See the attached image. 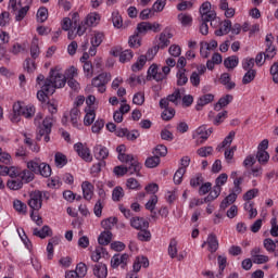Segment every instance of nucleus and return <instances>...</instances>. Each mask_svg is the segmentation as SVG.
<instances>
[{
	"mask_svg": "<svg viewBox=\"0 0 278 278\" xmlns=\"http://www.w3.org/2000/svg\"><path fill=\"white\" fill-rule=\"evenodd\" d=\"M34 114H36L35 105H23L21 102H15L13 104V115L11 121L12 123H18L21 116H24V118H33Z\"/></svg>",
	"mask_w": 278,
	"mask_h": 278,
	"instance_id": "f257e3e1",
	"label": "nucleus"
},
{
	"mask_svg": "<svg viewBox=\"0 0 278 278\" xmlns=\"http://www.w3.org/2000/svg\"><path fill=\"white\" fill-rule=\"evenodd\" d=\"M119 162H126V174L137 175L140 177V170L142 169V164L138 161V157L132 154H122L119 155Z\"/></svg>",
	"mask_w": 278,
	"mask_h": 278,
	"instance_id": "f03ea898",
	"label": "nucleus"
},
{
	"mask_svg": "<svg viewBox=\"0 0 278 278\" xmlns=\"http://www.w3.org/2000/svg\"><path fill=\"white\" fill-rule=\"evenodd\" d=\"M99 23H101V14H99L97 12L89 13L85 17V21H83L77 27L78 36H84V34H86V29H88V27H97V25H99Z\"/></svg>",
	"mask_w": 278,
	"mask_h": 278,
	"instance_id": "7ed1b4c3",
	"label": "nucleus"
},
{
	"mask_svg": "<svg viewBox=\"0 0 278 278\" xmlns=\"http://www.w3.org/2000/svg\"><path fill=\"white\" fill-rule=\"evenodd\" d=\"M110 81H112V74L103 72L92 78L91 86H93V88H98V92H100V94H103V92L108 90L106 86L108 84H110Z\"/></svg>",
	"mask_w": 278,
	"mask_h": 278,
	"instance_id": "20e7f679",
	"label": "nucleus"
},
{
	"mask_svg": "<svg viewBox=\"0 0 278 278\" xmlns=\"http://www.w3.org/2000/svg\"><path fill=\"white\" fill-rule=\"evenodd\" d=\"M52 127L53 118L46 117L42 121V124H40L38 127L37 140L40 141L43 138L45 142H49V140H51V137H49V135L51 134Z\"/></svg>",
	"mask_w": 278,
	"mask_h": 278,
	"instance_id": "39448f33",
	"label": "nucleus"
},
{
	"mask_svg": "<svg viewBox=\"0 0 278 278\" xmlns=\"http://www.w3.org/2000/svg\"><path fill=\"white\" fill-rule=\"evenodd\" d=\"M11 177V179L20 178L21 176V169L16 167H8L4 165H0V190H3L5 188V184H3V178L1 177Z\"/></svg>",
	"mask_w": 278,
	"mask_h": 278,
	"instance_id": "423d86ee",
	"label": "nucleus"
},
{
	"mask_svg": "<svg viewBox=\"0 0 278 278\" xmlns=\"http://www.w3.org/2000/svg\"><path fill=\"white\" fill-rule=\"evenodd\" d=\"M50 81L53 87V92H55V88H64L66 86V76L60 73L59 70L50 71Z\"/></svg>",
	"mask_w": 278,
	"mask_h": 278,
	"instance_id": "0eeeda50",
	"label": "nucleus"
},
{
	"mask_svg": "<svg viewBox=\"0 0 278 278\" xmlns=\"http://www.w3.org/2000/svg\"><path fill=\"white\" fill-rule=\"evenodd\" d=\"M74 151H76L77 155H79L84 162H92V152L88 146L77 142L74 144Z\"/></svg>",
	"mask_w": 278,
	"mask_h": 278,
	"instance_id": "6e6552de",
	"label": "nucleus"
},
{
	"mask_svg": "<svg viewBox=\"0 0 278 278\" xmlns=\"http://www.w3.org/2000/svg\"><path fill=\"white\" fill-rule=\"evenodd\" d=\"M28 205L30 210L39 212L42 208V191L35 190L30 193V199L28 200Z\"/></svg>",
	"mask_w": 278,
	"mask_h": 278,
	"instance_id": "1a4fd4ad",
	"label": "nucleus"
},
{
	"mask_svg": "<svg viewBox=\"0 0 278 278\" xmlns=\"http://www.w3.org/2000/svg\"><path fill=\"white\" fill-rule=\"evenodd\" d=\"M181 91L176 89L172 94L167 96V98H163L160 100V108H168L169 103H174V105H179L181 103Z\"/></svg>",
	"mask_w": 278,
	"mask_h": 278,
	"instance_id": "9d476101",
	"label": "nucleus"
},
{
	"mask_svg": "<svg viewBox=\"0 0 278 278\" xmlns=\"http://www.w3.org/2000/svg\"><path fill=\"white\" fill-rule=\"evenodd\" d=\"M210 136H212V128L207 129V126L205 125L198 127L192 134L193 140H199L200 138V144H203V142H205Z\"/></svg>",
	"mask_w": 278,
	"mask_h": 278,
	"instance_id": "9b49d317",
	"label": "nucleus"
},
{
	"mask_svg": "<svg viewBox=\"0 0 278 278\" xmlns=\"http://www.w3.org/2000/svg\"><path fill=\"white\" fill-rule=\"evenodd\" d=\"M128 262H129V254H127V253L115 254L111 258V266L113 268H118V266H121V268H127Z\"/></svg>",
	"mask_w": 278,
	"mask_h": 278,
	"instance_id": "f8f14e48",
	"label": "nucleus"
},
{
	"mask_svg": "<svg viewBox=\"0 0 278 278\" xmlns=\"http://www.w3.org/2000/svg\"><path fill=\"white\" fill-rule=\"evenodd\" d=\"M93 156L99 162H105L110 157V150L105 146L96 144L93 147Z\"/></svg>",
	"mask_w": 278,
	"mask_h": 278,
	"instance_id": "ddd939ff",
	"label": "nucleus"
},
{
	"mask_svg": "<svg viewBox=\"0 0 278 278\" xmlns=\"http://www.w3.org/2000/svg\"><path fill=\"white\" fill-rule=\"evenodd\" d=\"M130 227H132V229H137V231H140L142 229H149V220L140 216L131 217Z\"/></svg>",
	"mask_w": 278,
	"mask_h": 278,
	"instance_id": "4468645a",
	"label": "nucleus"
},
{
	"mask_svg": "<svg viewBox=\"0 0 278 278\" xmlns=\"http://www.w3.org/2000/svg\"><path fill=\"white\" fill-rule=\"evenodd\" d=\"M200 14L202 21H206L207 18H214L216 16V12L212 11V3L203 2L200 7Z\"/></svg>",
	"mask_w": 278,
	"mask_h": 278,
	"instance_id": "2eb2a0df",
	"label": "nucleus"
},
{
	"mask_svg": "<svg viewBox=\"0 0 278 278\" xmlns=\"http://www.w3.org/2000/svg\"><path fill=\"white\" fill-rule=\"evenodd\" d=\"M81 190L85 201H92V197H94V185L90 181H83Z\"/></svg>",
	"mask_w": 278,
	"mask_h": 278,
	"instance_id": "dca6fc26",
	"label": "nucleus"
},
{
	"mask_svg": "<svg viewBox=\"0 0 278 278\" xmlns=\"http://www.w3.org/2000/svg\"><path fill=\"white\" fill-rule=\"evenodd\" d=\"M73 23L75 27H79L77 26V23H79V13H73L72 20L70 17H64L62 21V29H64V31H68L71 27H73Z\"/></svg>",
	"mask_w": 278,
	"mask_h": 278,
	"instance_id": "f3484780",
	"label": "nucleus"
},
{
	"mask_svg": "<svg viewBox=\"0 0 278 278\" xmlns=\"http://www.w3.org/2000/svg\"><path fill=\"white\" fill-rule=\"evenodd\" d=\"M92 273L97 278H108V265L104 263H96L92 265Z\"/></svg>",
	"mask_w": 278,
	"mask_h": 278,
	"instance_id": "a211bd4d",
	"label": "nucleus"
},
{
	"mask_svg": "<svg viewBox=\"0 0 278 278\" xmlns=\"http://www.w3.org/2000/svg\"><path fill=\"white\" fill-rule=\"evenodd\" d=\"M142 268H149V258L147 256H137L132 264V270L138 273Z\"/></svg>",
	"mask_w": 278,
	"mask_h": 278,
	"instance_id": "6ab92c4d",
	"label": "nucleus"
},
{
	"mask_svg": "<svg viewBox=\"0 0 278 278\" xmlns=\"http://www.w3.org/2000/svg\"><path fill=\"white\" fill-rule=\"evenodd\" d=\"M51 94H53V86L45 85L43 87H40V90L37 92V99L38 101H41V103H45L47 97Z\"/></svg>",
	"mask_w": 278,
	"mask_h": 278,
	"instance_id": "aec40b11",
	"label": "nucleus"
},
{
	"mask_svg": "<svg viewBox=\"0 0 278 278\" xmlns=\"http://www.w3.org/2000/svg\"><path fill=\"white\" fill-rule=\"evenodd\" d=\"M231 31V22L229 20H225L224 22H219V28L215 30V36H227Z\"/></svg>",
	"mask_w": 278,
	"mask_h": 278,
	"instance_id": "412c9836",
	"label": "nucleus"
},
{
	"mask_svg": "<svg viewBox=\"0 0 278 278\" xmlns=\"http://www.w3.org/2000/svg\"><path fill=\"white\" fill-rule=\"evenodd\" d=\"M207 242V251L210 253H216L218 251V238L214 233H210L206 239Z\"/></svg>",
	"mask_w": 278,
	"mask_h": 278,
	"instance_id": "4be33fe9",
	"label": "nucleus"
},
{
	"mask_svg": "<svg viewBox=\"0 0 278 278\" xmlns=\"http://www.w3.org/2000/svg\"><path fill=\"white\" fill-rule=\"evenodd\" d=\"M30 58L38 60L40 58V40L38 37H34L30 43Z\"/></svg>",
	"mask_w": 278,
	"mask_h": 278,
	"instance_id": "5701e85b",
	"label": "nucleus"
},
{
	"mask_svg": "<svg viewBox=\"0 0 278 278\" xmlns=\"http://www.w3.org/2000/svg\"><path fill=\"white\" fill-rule=\"evenodd\" d=\"M231 101H233V96L226 94V96L222 97L218 100V102L214 105V110L216 112H220V110H223V108H227V105H229V103H231Z\"/></svg>",
	"mask_w": 278,
	"mask_h": 278,
	"instance_id": "b1692460",
	"label": "nucleus"
},
{
	"mask_svg": "<svg viewBox=\"0 0 278 278\" xmlns=\"http://www.w3.org/2000/svg\"><path fill=\"white\" fill-rule=\"evenodd\" d=\"M105 255H108V250L105 248L99 245L91 253V260H92V262H96V264H101V262H99V260H101V257H105Z\"/></svg>",
	"mask_w": 278,
	"mask_h": 278,
	"instance_id": "393cba45",
	"label": "nucleus"
},
{
	"mask_svg": "<svg viewBox=\"0 0 278 278\" xmlns=\"http://www.w3.org/2000/svg\"><path fill=\"white\" fill-rule=\"evenodd\" d=\"M219 8L225 12L226 18H233L236 15V9L229 8L227 0H219Z\"/></svg>",
	"mask_w": 278,
	"mask_h": 278,
	"instance_id": "a878e982",
	"label": "nucleus"
},
{
	"mask_svg": "<svg viewBox=\"0 0 278 278\" xmlns=\"http://www.w3.org/2000/svg\"><path fill=\"white\" fill-rule=\"evenodd\" d=\"M170 38H173V34L166 33V31L161 33L160 38H159L160 42L157 45V48L166 49V47H168V45H170Z\"/></svg>",
	"mask_w": 278,
	"mask_h": 278,
	"instance_id": "bb28decb",
	"label": "nucleus"
},
{
	"mask_svg": "<svg viewBox=\"0 0 278 278\" xmlns=\"http://www.w3.org/2000/svg\"><path fill=\"white\" fill-rule=\"evenodd\" d=\"M103 40H105V34L103 31L94 30L91 35L92 47H101Z\"/></svg>",
	"mask_w": 278,
	"mask_h": 278,
	"instance_id": "cd10ccee",
	"label": "nucleus"
},
{
	"mask_svg": "<svg viewBox=\"0 0 278 278\" xmlns=\"http://www.w3.org/2000/svg\"><path fill=\"white\" fill-rule=\"evenodd\" d=\"M54 164L56 168H64L68 164V159L62 152H56L54 155Z\"/></svg>",
	"mask_w": 278,
	"mask_h": 278,
	"instance_id": "c85d7f7f",
	"label": "nucleus"
},
{
	"mask_svg": "<svg viewBox=\"0 0 278 278\" xmlns=\"http://www.w3.org/2000/svg\"><path fill=\"white\" fill-rule=\"evenodd\" d=\"M85 112H86V115L84 118V124L87 127H90V125H92V123H94V118H97V113H94L93 108L85 109Z\"/></svg>",
	"mask_w": 278,
	"mask_h": 278,
	"instance_id": "c756f323",
	"label": "nucleus"
},
{
	"mask_svg": "<svg viewBox=\"0 0 278 278\" xmlns=\"http://www.w3.org/2000/svg\"><path fill=\"white\" fill-rule=\"evenodd\" d=\"M219 81L223 84V86H226L227 90H233V88H236V83L231 81V76L229 73L222 74Z\"/></svg>",
	"mask_w": 278,
	"mask_h": 278,
	"instance_id": "7c9ffc66",
	"label": "nucleus"
},
{
	"mask_svg": "<svg viewBox=\"0 0 278 278\" xmlns=\"http://www.w3.org/2000/svg\"><path fill=\"white\" fill-rule=\"evenodd\" d=\"M148 75L150 77H153L155 81H164V75H162V72L157 71V65L152 64L148 70Z\"/></svg>",
	"mask_w": 278,
	"mask_h": 278,
	"instance_id": "2f4dec72",
	"label": "nucleus"
},
{
	"mask_svg": "<svg viewBox=\"0 0 278 278\" xmlns=\"http://www.w3.org/2000/svg\"><path fill=\"white\" fill-rule=\"evenodd\" d=\"M98 242L99 244H101V247H108V244L112 242V231L104 230L103 232H101V235L98 238Z\"/></svg>",
	"mask_w": 278,
	"mask_h": 278,
	"instance_id": "473e14b6",
	"label": "nucleus"
},
{
	"mask_svg": "<svg viewBox=\"0 0 278 278\" xmlns=\"http://www.w3.org/2000/svg\"><path fill=\"white\" fill-rule=\"evenodd\" d=\"M220 192H223V188L214 186L213 189L210 191L208 195L204 198L205 203H212L215 199L220 197Z\"/></svg>",
	"mask_w": 278,
	"mask_h": 278,
	"instance_id": "72a5a7b5",
	"label": "nucleus"
},
{
	"mask_svg": "<svg viewBox=\"0 0 278 278\" xmlns=\"http://www.w3.org/2000/svg\"><path fill=\"white\" fill-rule=\"evenodd\" d=\"M33 235L43 240V238H48V236H51V228L49 226H43L41 229L35 228L33 230Z\"/></svg>",
	"mask_w": 278,
	"mask_h": 278,
	"instance_id": "f704fd0d",
	"label": "nucleus"
},
{
	"mask_svg": "<svg viewBox=\"0 0 278 278\" xmlns=\"http://www.w3.org/2000/svg\"><path fill=\"white\" fill-rule=\"evenodd\" d=\"M41 165V161L39 159H35L27 163V168L28 170L35 173V175H39Z\"/></svg>",
	"mask_w": 278,
	"mask_h": 278,
	"instance_id": "c9c22d12",
	"label": "nucleus"
},
{
	"mask_svg": "<svg viewBox=\"0 0 278 278\" xmlns=\"http://www.w3.org/2000/svg\"><path fill=\"white\" fill-rule=\"evenodd\" d=\"M116 223H118V218L109 217V218L102 220L101 225H102L104 231H112V229H114V225H116Z\"/></svg>",
	"mask_w": 278,
	"mask_h": 278,
	"instance_id": "e433bc0d",
	"label": "nucleus"
},
{
	"mask_svg": "<svg viewBox=\"0 0 278 278\" xmlns=\"http://www.w3.org/2000/svg\"><path fill=\"white\" fill-rule=\"evenodd\" d=\"M22 184H29V181H34V173L29 169L20 170V178Z\"/></svg>",
	"mask_w": 278,
	"mask_h": 278,
	"instance_id": "4c0bfd02",
	"label": "nucleus"
},
{
	"mask_svg": "<svg viewBox=\"0 0 278 278\" xmlns=\"http://www.w3.org/2000/svg\"><path fill=\"white\" fill-rule=\"evenodd\" d=\"M144 64H147V56L142 54L138 58L137 62L132 64V73H138V71H142V68H144Z\"/></svg>",
	"mask_w": 278,
	"mask_h": 278,
	"instance_id": "58836bf2",
	"label": "nucleus"
},
{
	"mask_svg": "<svg viewBox=\"0 0 278 278\" xmlns=\"http://www.w3.org/2000/svg\"><path fill=\"white\" fill-rule=\"evenodd\" d=\"M233 138H236V132L231 130L228 136L225 137L223 142L218 146V151H222V149H225L226 147H231V143L233 142Z\"/></svg>",
	"mask_w": 278,
	"mask_h": 278,
	"instance_id": "ea45409f",
	"label": "nucleus"
},
{
	"mask_svg": "<svg viewBox=\"0 0 278 278\" xmlns=\"http://www.w3.org/2000/svg\"><path fill=\"white\" fill-rule=\"evenodd\" d=\"M233 138H236V132L231 130L228 136L225 137L223 142L218 146V151H222V149H225L226 147H231V143L233 142Z\"/></svg>",
	"mask_w": 278,
	"mask_h": 278,
	"instance_id": "a19ab883",
	"label": "nucleus"
},
{
	"mask_svg": "<svg viewBox=\"0 0 278 278\" xmlns=\"http://www.w3.org/2000/svg\"><path fill=\"white\" fill-rule=\"evenodd\" d=\"M214 101V94L206 93L204 96H201L198 99V108H204V105H208V103H212Z\"/></svg>",
	"mask_w": 278,
	"mask_h": 278,
	"instance_id": "79ce46f5",
	"label": "nucleus"
},
{
	"mask_svg": "<svg viewBox=\"0 0 278 278\" xmlns=\"http://www.w3.org/2000/svg\"><path fill=\"white\" fill-rule=\"evenodd\" d=\"M176 77H177V86H186L188 84V76L186 75V68L178 70Z\"/></svg>",
	"mask_w": 278,
	"mask_h": 278,
	"instance_id": "37998d69",
	"label": "nucleus"
},
{
	"mask_svg": "<svg viewBox=\"0 0 278 278\" xmlns=\"http://www.w3.org/2000/svg\"><path fill=\"white\" fill-rule=\"evenodd\" d=\"M36 68V59L30 56L24 61V70L27 71V73H34Z\"/></svg>",
	"mask_w": 278,
	"mask_h": 278,
	"instance_id": "c03bdc74",
	"label": "nucleus"
},
{
	"mask_svg": "<svg viewBox=\"0 0 278 278\" xmlns=\"http://www.w3.org/2000/svg\"><path fill=\"white\" fill-rule=\"evenodd\" d=\"M255 77H257L256 70L247 71V73L244 74V76L242 78V84L244 86H247L248 84H251V81H253L255 79Z\"/></svg>",
	"mask_w": 278,
	"mask_h": 278,
	"instance_id": "a18cd8bd",
	"label": "nucleus"
},
{
	"mask_svg": "<svg viewBox=\"0 0 278 278\" xmlns=\"http://www.w3.org/2000/svg\"><path fill=\"white\" fill-rule=\"evenodd\" d=\"M112 23L113 27L116 29H121L123 27V16H121V13L118 11H114L112 13Z\"/></svg>",
	"mask_w": 278,
	"mask_h": 278,
	"instance_id": "49530a36",
	"label": "nucleus"
},
{
	"mask_svg": "<svg viewBox=\"0 0 278 278\" xmlns=\"http://www.w3.org/2000/svg\"><path fill=\"white\" fill-rule=\"evenodd\" d=\"M263 245L267 253H275L277 249V243L270 238L264 239Z\"/></svg>",
	"mask_w": 278,
	"mask_h": 278,
	"instance_id": "de8ad7c7",
	"label": "nucleus"
},
{
	"mask_svg": "<svg viewBox=\"0 0 278 278\" xmlns=\"http://www.w3.org/2000/svg\"><path fill=\"white\" fill-rule=\"evenodd\" d=\"M128 45L131 49H138L141 45V38L138 33H135L132 36L128 39Z\"/></svg>",
	"mask_w": 278,
	"mask_h": 278,
	"instance_id": "09e8293b",
	"label": "nucleus"
},
{
	"mask_svg": "<svg viewBox=\"0 0 278 278\" xmlns=\"http://www.w3.org/2000/svg\"><path fill=\"white\" fill-rule=\"evenodd\" d=\"M258 194H260V189L257 188L250 189L243 194V201H245V203H251L252 199H255Z\"/></svg>",
	"mask_w": 278,
	"mask_h": 278,
	"instance_id": "8fccbe9b",
	"label": "nucleus"
},
{
	"mask_svg": "<svg viewBox=\"0 0 278 278\" xmlns=\"http://www.w3.org/2000/svg\"><path fill=\"white\" fill-rule=\"evenodd\" d=\"M256 160L260 164L264 166L265 164H268V161L270 160V154H268L267 151H257Z\"/></svg>",
	"mask_w": 278,
	"mask_h": 278,
	"instance_id": "3c124183",
	"label": "nucleus"
},
{
	"mask_svg": "<svg viewBox=\"0 0 278 278\" xmlns=\"http://www.w3.org/2000/svg\"><path fill=\"white\" fill-rule=\"evenodd\" d=\"M239 60L238 56L232 55V56H228L227 59L224 60V66L226 68H236V66H238L239 64Z\"/></svg>",
	"mask_w": 278,
	"mask_h": 278,
	"instance_id": "603ef678",
	"label": "nucleus"
},
{
	"mask_svg": "<svg viewBox=\"0 0 278 278\" xmlns=\"http://www.w3.org/2000/svg\"><path fill=\"white\" fill-rule=\"evenodd\" d=\"M168 255L172 260H175V257H177V253H178V250H177V240L175 239H170L169 241V245H168Z\"/></svg>",
	"mask_w": 278,
	"mask_h": 278,
	"instance_id": "864d4df0",
	"label": "nucleus"
},
{
	"mask_svg": "<svg viewBox=\"0 0 278 278\" xmlns=\"http://www.w3.org/2000/svg\"><path fill=\"white\" fill-rule=\"evenodd\" d=\"M13 207L18 214H27V204L23 203L21 200H14Z\"/></svg>",
	"mask_w": 278,
	"mask_h": 278,
	"instance_id": "5fc2aeb1",
	"label": "nucleus"
},
{
	"mask_svg": "<svg viewBox=\"0 0 278 278\" xmlns=\"http://www.w3.org/2000/svg\"><path fill=\"white\" fill-rule=\"evenodd\" d=\"M83 71L85 73V77H87V79H90V77L94 75V67L92 66V62L89 61L83 63Z\"/></svg>",
	"mask_w": 278,
	"mask_h": 278,
	"instance_id": "6e6d98bb",
	"label": "nucleus"
},
{
	"mask_svg": "<svg viewBox=\"0 0 278 278\" xmlns=\"http://www.w3.org/2000/svg\"><path fill=\"white\" fill-rule=\"evenodd\" d=\"M7 186L10 190H21L23 188V181L21 178H13L7 182Z\"/></svg>",
	"mask_w": 278,
	"mask_h": 278,
	"instance_id": "4d7b16f0",
	"label": "nucleus"
},
{
	"mask_svg": "<svg viewBox=\"0 0 278 278\" xmlns=\"http://www.w3.org/2000/svg\"><path fill=\"white\" fill-rule=\"evenodd\" d=\"M160 156H149L147 160H146V167L147 168H155L157 166H160Z\"/></svg>",
	"mask_w": 278,
	"mask_h": 278,
	"instance_id": "13d9d810",
	"label": "nucleus"
},
{
	"mask_svg": "<svg viewBox=\"0 0 278 278\" xmlns=\"http://www.w3.org/2000/svg\"><path fill=\"white\" fill-rule=\"evenodd\" d=\"M134 59V52L131 50H124L119 53V62L125 64L126 62H130Z\"/></svg>",
	"mask_w": 278,
	"mask_h": 278,
	"instance_id": "bf43d9fd",
	"label": "nucleus"
},
{
	"mask_svg": "<svg viewBox=\"0 0 278 278\" xmlns=\"http://www.w3.org/2000/svg\"><path fill=\"white\" fill-rule=\"evenodd\" d=\"M153 153L157 157H166L168 155V148L164 144H159L155 147Z\"/></svg>",
	"mask_w": 278,
	"mask_h": 278,
	"instance_id": "052dcab7",
	"label": "nucleus"
},
{
	"mask_svg": "<svg viewBox=\"0 0 278 278\" xmlns=\"http://www.w3.org/2000/svg\"><path fill=\"white\" fill-rule=\"evenodd\" d=\"M161 110H164L161 115L163 121H170L172 118L175 117V109L166 106V108H161Z\"/></svg>",
	"mask_w": 278,
	"mask_h": 278,
	"instance_id": "680f3d73",
	"label": "nucleus"
},
{
	"mask_svg": "<svg viewBox=\"0 0 278 278\" xmlns=\"http://www.w3.org/2000/svg\"><path fill=\"white\" fill-rule=\"evenodd\" d=\"M266 47L267 48L265 49V52H263L264 58H265V60H273L275 58V55H277V49L273 45H269Z\"/></svg>",
	"mask_w": 278,
	"mask_h": 278,
	"instance_id": "e2e57ef3",
	"label": "nucleus"
},
{
	"mask_svg": "<svg viewBox=\"0 0 278 278\" xmlns=\"http://www.w3.org/2000/svg\"><path fill=\"white\" fill-rule=\"evenodd\" d=\"M79 114H81V112L79 111L78 108H73L71 110L70 116H71V123L73 127H77V123L79 121Z\"/></svg>",
	"mask_w": 278,
	"mask_h": 278,
	"instance_id": "0e129e2a",
	"label": "nucleus"
},
{
	"mask_svg": "<svg viewBox=\"0 0 278 278\" xmlns=\"http://www.w3.org/2000/svg\"><path fill=\"white\" fill-rule=\"evenodd\" d=\"M255 66V59L247 58L242 61V68L243 71H254L253 67Z\"/></svg>",
	"mask_w": 278,
	"mask_h": 278,
	"instance_id": "69168bd1",
	"label": "nucleus"
},
{
	"mask_svg": "<svg viewBox=\"0 0 278 278\" xmlns=\"http://www.w3.org/2000/svg\"><path fill=\"white\" fill-rule=\"evenodd\" d=\"M123 197H125V191L123 190V187H115L112 192L113 201H121Z\"/></svg>",
	"mask_w": 278,
	"mask_h": 278,
	"instance_id": "338daca9",
	"label": "nucleus"
},
{
	"mask_svg": "<svg viewBox=\"0 0 278 278\" xmlns=\"http://www.w3.org/2000/svg\"><path fill=\"white\" fill-rule=\"evenodd\" d=\"M244 210L249 212V218H255L257 216V208L253 207V202H245Z\"/></svg>",
	"mask_w": 278,
	"mask_h": 278,
	"instance_id": "774afa93",
	"label": "nucleus"
}]
</instances>
